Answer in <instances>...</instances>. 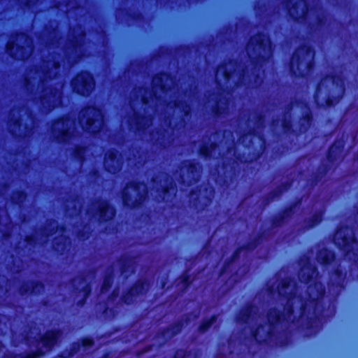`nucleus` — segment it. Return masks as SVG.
I'll return each mask as SVG.
<instances>
[{
  "label": "nucleus",
  "mask_w": 358,
  "mask_h": 358,
  "mask_svg": "<svg viewBox=\"0 0 358 358\" xmlns=\"http://www.w3.org/2000/svg\"><path fill=\"white\" fill-rule=\"evenodd\" d=\"M306 269L305 271L301 268L298 275L299 280L307 285L306 296L290 292L283 310L275 306L269 308L266 313L268 329L264 335H259V330L264 327L262 324L250 331L251 338L257 345L273 342L280 347H287L292 336L289 329L291 325L296 324L298 330L309 333L316 331L317 323L324 310L327 289L321 281L313 282L315 275L318 274L317 267L308 263Z\"/></svg>",
  "instance_id": "obj_1"
},
{
  "label": "nucleus",
  "mask_w": 358,
  "mask_h": 358,
  "mask_svg": "<svg viewBox=\"0 0 358 358\" xmlns=\"http://www.w3.org/2000/svg\"><path fill=\"white\" fill-rule=\"evenodd\" d=\"M259 139L261 141L259 148H253L248 152L247 157H244L243 154L238 153L235 155V158L229 157L222 162L223 172L216 180L217 184L228 187L241 173V169L237 166L238 164L250 165L262 157L266 149V139L263 135H259Z\"/></svg>",
  "instance_id": "obj_2"
},
{
  "label": "nucleus",
  "mask_w": 358,
  "mask_h": 358,
  "mask_svg": "<svg viewBox=\"0 0 358 358\" xmlns=\"http://www.w3.org/2000/svg\"><path fill=\"white\" fill-rule=\"evenodd\" d=\"M247 48H251L255 54L250 58L252 69L259 71L260 69L267 63L271 57L273 44L268 34L264 31H258L250 36L247 43ZM255 83H261L262 77L259 72L254 75Z\"/></svg>",
  "instance_id": "obj_3"
},
{
  "label": "nucleus",
  "mask_w": 358,
  "mask_h": 358,
  "mask_svg": "<svg viewBox=\"0 0 358 358\" xmlns=\"http://www.w3.org/2000/svg\"><path fill=\"white\" fill-rule=\"evenodd\" d=\"M315 55L313 45L301 43L291 56L289 64L290 74L296 78H306L315 69Z\"/></svg>",
  "instance_id": "obj_4"
},
{
  "label": "nucleus",
  "mask_w": 358,
  "mask_h": 358,
  "mask_svg": "<svg viewBox=\"0 0 358 358\" xmlns=\"http://www.w3.org/2000/svg\"><path fill=\"white\" fill-rule=\"evenodd\" d=\"M142 186L145 185L141 180H131L127 182L122 192V203L125 208L137 210L143 207L148 197V191H141Z\"/></svg>",
  "instance_id": "obj_5"
},
{
  "label": "nucleus",
  "mask_w": 358,
  "mask_h": 358,
  "mask_svg": "<svg viewBox=\"0 0 358 358\" xmlns=\"http://www.w3.org/2000/svg\"><path fill=\"white\" fill-rule=\"evenodd\" d=\"M348 227L338 228L333 237L334 245L343 252V255L352 259L354 262L358 261V238L344 231Z\"/></svg>",
  "instance_id": "obj_6"
},
{
  "label": "nucleus",
  "mask_w": 358,
  "mask_h": 358,
  "mask_svg": "<svg viewBox=\"0 0 358 358\" xmlns=\"http://www.w3.org/2000/svg\"><path fill=\"white\" fill-rule=\"evenodd\" d=\"M268 231L266 230H261L250 241L244 243L242 245H239L235 248L229 257L226 259L221 268L218 271V277H222L227 273L230 266L235 262L239 260L241 253L242 251L252 252L263 241L267 239Z\"/></svg>",
  "instance_id": "obj_7"
},
{
  "label": "nucleus",
  "mask_w": 358,
  "mask_h": 358,
  "mask_svg": "<svg viewBox=\"0 0 358 358\" xmlns=\"http://www.w3.org/2000/svg\"><path fill=\"white\" fill-rule=\"evenodd\" d=\"M215 193V187L209 184L196 185L189 192V204L197 212H202L212 203Z\"/></svg>",
  "instance_id": "obj_8"
},
{
  "label": "nucleus",
  "mask_w": 358,
  "mask_h": 358,
  "mask_svg": "<svg viewBox=\"0 0 358 358\" xmlns=\"http://www.w3.org/2000/svg\"><path fill=\"white\" fill-rule=\"evenodd\" d=\"M71 87L76 94L87 98L92 94L95 89V76L91 71L81 69L72 78Z\"/></svg>",
  "instance_id": "obj_9"
},
{
  "label": "nucleus",
  "mask_w": 358,
  "mask_h": 358,
  "mask_svg": "<svg viewBox=\"0 0 358 358\" xmlns=\"http://www.w3.org/2000/svg\"><path fill=\"white\" fill-rule=\"evenodd\" d=\"M297 103H301L302 107L306 109L299 117L298 132L293 129L292 122L289 119L284 117L282 120L281 127L285 134H306L312 126L314 120L313 113L310 105L305 101L299 99Z\"/></svg>",
  "instance_id": "obj_10"
},
{
  "label": "nucleus",
  "mask_w": 358,
  "mask_h": 358,
  "mask_svg": "<svg viewBox=\"0 0 358 358\" xmlns=\"http://www.w3.org/2000/svg\"><path fill=\"white\" fill-rule=\"evenodd\" d=\"M50 128L53 139L58 143L67 144L73 137L71 130V117L68 114H63L52 120Z\"/></svg>",
  "instance_id": "obj_11"
},
{
  "label": "nucleus",
  "mask_w": 358,
  "mask_h": 358,
  "mask_svg": "<svg viewBox=\"0 0 358 358\" xmlns=\"http://www.w3.org/2000/svg\"><path fill=\"white\" fill-rule=\"evenodd\" d=\"M150 282L146 278L137 279L122 292L120 296L121 303L127 306L132 305L138 297L147 294Z\"/></svg>",
  "instance_id": "obj_12"
},
{
  "label": "nucleus",
  "mask_w": 358,
  "mask_h": 358,
  "mask_svg": "<svg viewBox=\"0 0 358 358\" xmlns=\"http://www.w3.org/2000/svg\"><path fill=\"white\" fill-rule=\"evenodd\" d=\"M346 278L347 271L340 264L332 270L327 285L329 292H332L335 297L338 296L345 290Z\"/></svg>",
  "instance_id": "obj_13"
},
{
  "label": "nucleus",
  "mask_w": 358,
  "mask_h": 358,
  "mask_svg": "<svg viewBox=\"0 0 358 358\" xmlns=\"http://www.w3.org/2000/svg\"><path fill=\"white\" fill-rule=\"evenodd\" d=\"M331 78L332 83L334 84L337 83L338 81L341 82L343 84V78L341 76H338L336 74H331ZM320 85H321V83L320 82L315 87V92L314 94V100H315L316 105L318 107H320V108H324V107L333 108L341 101V99L343 97V94H344V91H345V87L343 85L342 92L341 93H339L336 95H332V94L328 95L324 100V103L320 104L318 103V93L320 90Z\"/></svg>",
  "instance_id": "obj_14"
},
{
  "label": "nucleus",
  "mask_w": 358,
  "mask_h": 358,
  "mask_svg": "<svg viewBox=\"0 0 358 358\" xmlns=\"http://www.w3.org/2000/svg\"><path fill=\"white\" fill-rule=\"evenodd\" d=\"M62 335L60 329L52 328L46 330L38 338H35L34 341L37 345L41 344L43 350L50 352L58 344Z\"/></svg>",
  "instance_id": "obj_15"
},
{
  "label": "nucleus",
  "mask_w": 358,
  "mask_h": 358,
  "mask_svg": "<svg viewBox=\"0 0 358 358\" xmlns=\"http://www.w3.org/2000/svg\"><path fill=\"white\" fill-rule=\"evenodd\" d=\"M99 224H110L116 217L117 208L108 199H100L96 209Z\"/></svg>",
  "instance_id": "obj_16"
},
{
  "label": "nucleus",
  "mask_w": 358,
  "mask_h": 358,
  "mask_svg": "<svg viewBox=\"0 0 358 358\" xmlns=\"http://www.w3.org/2000/svg\"><path fill=\"white\" fill-rule=\"evenodd\" d=\"M294 217L290 208L286 206L280 208L276 213L273 214L269 219V227L266 229L268 231L267 238L272 229L282 228L288 224Z\"/></svg>",
  "instance_id": "obj_17"
},
{
  "label": "nucleus",
  "mask_w": 358,
  "mask_h": 358,
  "mask_svg": "<svg viewBox=\"0 0 358 358\" xmlns=\"http://www.w3.org/2000/svg\"><path fill=\"white\" fill-rule=\"evenodd\" d=\"M5 50L8 55L13 59L25 60L29 57L26 46L17 43L15 40H9L6 44Z\"/></svg>",
  "instance_id": "obj_18"
},
{
  "label": "nucleus",
  "mask_w": 358,
  "mask_h": 358,
  "mask_svg": "<svg viewBox=\"0 0 358 358\" xmlns=\"http://www.w3.org/2000/svg\"><path fill=\"white\" fill-rule=\"evenodd\" d=\"M45 289V284L38 280H31L21 285L18 288V292L21 296L34 295L38 296Z\"/></svg>",
  "instance_id": "obj_19"
},
{
  "label": "nucleus",
  "mask_w": 358,
  "mask_h": 358,
  "mask_svg": "<svg viewBox=\"0 0 358 358\" xmlns=\"http://www.w3.org/2000/svg\"><path fill=\"white\" fill-rule=\"evenodd\" d=\"M315 259L323 267H329L336 259V254L332 249L323 247L316 252Z\"/></svg>",
  "instance_id": "obj_20"
},
{
  "label": "nucleus",
  "mask_w": 358,
  "mask_h": 358,
  "mask_svg": "<svg viewBox=\"0 0 358 358\" xmlns=\"http://www.w3.org/2000/svg\"><path fill=\"white\" fill-rule=\"evenodd\" d=\"M183 164L189 178L187 185L196 183L199 180L201 169L199 162L195 159H187L183 162Z\"/></svg>",
  "instance_id": "obj_21"
},
{
  "label": "nucleus",
  "mask_w": 358,
  "mask_h": 358,
  "mask_svg": "<svg viewBox=\"0 0 358 358\" xmlns=\"http://www.w3.org/2000/svg\"><path fill=\"white\" fill-rule=\"evenodd\" d=\"M103 166L106 171L109 173H115L118 170V151L115 148H110L104 156Z\"/></svg>",
  "instance_id": "obj_22"
},
{
  "label": "nucleus",
  "mask_w": 358,
  "mask_h": 358,
  "mask_svg": "<svg viewBox=\"0 0 358 358\" xmlns=\"http://www.w3.org/2000/svg\"><path fill=\"white\" fill-rule=\"evenodd\" d=\"M344 150V143L338 139L329 146L326 152V158L330 164H334L341 157Z\"/></svg>",
  "instance_id": "obj_23"
},
{
  "label": "nucleus",
  "mask_w": 358,
  "mask_h": 358,
  "mask_svg": "<svg viewBox=\"0 0 358 358\" xmlns=\"http://www.w3.org/2000/svg\"><path fill=\"white\" fill-rule=\"evenodd\" d=\"M59 89L55 87H50L48 95L44 94L40 96L42 106L48 111L53 110L55 108V104L51 101L50 98H52L54 101H57L59 97Z\"/></svg>",
  "instance_id": "obj_24"
},
{
  "label": "nucleus",
  "mask_w": 358,
  "mask_h": 358,
  "mask_svg": "<svg viewBox=\"0 0 358 358\" xmlns=\"http://www.w3.org/2000/svg\"><path fill=\"white\" fill-rule=\"evenodd\" d=\"M184 324L183 320H177L169 327L160 329L158 334L162 338H171L181 332Z\"/></svg>",
  "instance_id": "obj_25"
},
{
  "label": "nucleus",
  "mask_w": 358,
  "mask_h": 358,
  "mask_svg": "<svg viewBox=\"0 0 358 358\" xmlns=\"http://www.w3.org/2000/svg\"><path fill=\"white\" fill-rule=\"evenodd\" d=\"M170 77L171 74L169 72L162 71L153 76L152 83L154 87H158L162 92H165L169 89L166 82Z\"/></svg>",
  "instance_id": "obj_26"
},
{
  "label": "nucleus",
  "mask_w": 358,
  "mask_h": 358,
  "mask_svg": "<svg viewBox=\"0 0 358 358\" xmlns=\"http://www.w3.org/2000/svg\"><path fill=\"white\" fill-rule=\"evenodd\" d=\"M324 211L319 210L315 211L310 217L303 220L304 231L313 229L319 225L323 220Z\"/></svg>",
  "instance_id": "obj_27"
},
{
  "label": "nucleus",
  "mask_w": 358,
  "mask_h": 358,
  "mask_svg": "<svg viewBox=\"0 0 358 358\" xmlns=\"http://www.w3.org/2000/svg\"><path fill=\"white\" fill-rule=\"evenodd\" d=\"M189 269L184 270L180 276L176 279V287L181 286V292H184L187 289H188L193 282L194 281V278L192 276L191 274L189 273Z\"/></svg>",
  "instance_id": "obj_28"
},
{
  "label": "nucleus",
  "mask_w": 358,
  "mask_h": 358,
  "mask_svg": "<svg viewBox=\"0 0 358 358\" xmlns=\"http://www.w3.org/2000/svg\"><path fill=\"white\" fill-rule=\"evenodd\" d=\"M255 306L252 303H248L244 309L240 311L236 317L237 322L240 324H248L255 313Z\"/></svg>",
  "instance_id": "obj_29"
},
{
  "label": "nucleus",
  "mask_w": 358,
  "mask_h": 358,
  "mask_svg": "<svg viewBox=\"0 0 358 358\" xmlns=\"http://www.w3.org/2000/svg\"><path fill=\"white\" fill-rule=\"evenodd\" d=\"M176 186L175 182L171 179L166 180V183L162 187L161 192L163 195L162 200L168 201L171 199L176 194Z\"/></svg>",
  "instance_id": "obj_30"
},
{
  "label": "nucleus",
  "mask_w": 358,
  "mask_h": 358,
  "mask_svg": "<svg viewBox=\"0 0 358 358\" xmlns=\"http://www.w3.org/2000/svg\"><path fill=\"white\" fill-rule=\"evenodd\" d=\"M215 142H205L200 145L198 149L199 156L205 159H209L212 157L213 152L217 148Z\"/></svg>",
  "instance_id": "obj_31"
},
{
  "label": "nucleus",
  "mask_w": 358,
  "mask_h": 358,
  "mask_svg": "<svg viewBox=\"0 0 358 358\" xmlns=\"http://www.w3.org/2000/svg\"><path fill=\"white\" fill-rule=\"evenodd\" d=\"M217 319L218 315L215 313L212 314L208 318H203L197 327V331L201 334L206 333L213 324L217 322Z\"/></svg>",
  "instance_id": "obj_32"
},
{
  "label": "nucleus",
  "mask_w": 358,
  "mask_h": 358,
  "mask_svg": "<svg viewBox=\"0 0 358 358\" xmlns=\"http://www.w3.org/2000/svg\"><path fill=\"white\" fill-rule=\"evenodd\" d=\"M81 345L79 341H73L70 344L69 348H65L58 353L59 358H71L80 350Z\"/></svg>",
  "instance_id": "obj_33"
},
{
  "label": "nucleus",
  "mask_w": 358,
  "mask_h": 358,
  "mask_svg": "<svg viewBox=\"0 0 358 358\" xmlns=\"http://www.w3.org/2000/svg\"><path fill=\"white\" fill-rule=\"evenodd\" d=\"M27 197V192L22 189H18L12 192L10 201L13 206H21Z\"/></svg>",
  "instance_id": "obj_34"
},
{
  "label": "nucleus",
  "mask_w": 358,
  "mask_h": 358,
  "mask_svg": "<svg viewBox=\"0 0 358 358\" xmlns=\"http://www.w3.org/2000/svg\"><path fill=\"white\" fill-rule=\"evenodd\" d=\"M87 147L82 144H76L73 149L71 155L72 158L80 163H83L85 161V152Z\"/></svg>",
  "instance_id": "obj_35"
},
{
  "label": "nucleus",
  "mask_w": 358,
  "mask_h": 358,
  "mask_svg": "<svg viewBox=\"0 0 358 358\" xmlns=\"http://www.w3.org/2000/svg\"><path fill=\"white\" fill-rule=\"evenodd\" d=\"M114 282V274L113 270L107 272L103 278V282L101 286V292L106 293L112 287Z\"/></svg>",
  "instance_id": "obj_36"
},
{
  "label": "nucleus",
  "mask_w": 358,
  "mask_h": 358,
  "mask_svg": "<svg viewBox=\"0 0 358 358\" xmlns=\"http://www.w3.org/2000/svg\"><path fill=\"white\" fill-rule=\"evenodd\" d=\"M16 358H39L45 355V351L39 347H37L34 350H31L27 352H16Z\"/></svg>",
  "instance_id": "obj_37"
},
{
  "label": "nucleus",
  "mask_w": 358,
  "mask_h": 358,
  "mask_svg": "<svg viewBox=\"0 0 358 358\" xmlns=\"http://www.w3.org/2000/svg\"><path fill=\"white\" fill-rule=\"evenodd\" d=\"M52 250L57 255H62L66 250V244L55 237L52 243Z\"/></svg>",
  "instance_id": "obj_38"
},
{
  "label": "nucleus",
  "mask_w": 358,
  "mask_h": 358,
  "mask_svg": "<svg viewBox=\"0 0 358 358\" xmlns=\"http://www.w3.org/2000/svg\"><path fill=\"white\" fill-rule=\"evenodd\" d=\"M292 8L296 10V14H293L290 9L288 10L289 15L290 17L294 21V22H299L301 20L304 19L307 14V10H303L301 14H299L298 13V3L297 2H294L292 6Z\"/></svg>",
  "instance_id": "obj_39"
},
{
  "label": "nucleus",
  "mask_w": 358,
  "mask_h": 358,
  "mask_svg": "<svg viewBox=\"0 0 358 358\" xmlns=\"http://www.w3.org/2000/svg\"><path fill=\"white\" fill-rule=\"evenodd\" d=\"M125 10L127 17L133 22H141L144 19V15L141 11L126 9Z\"/></svg>",
  "instance_id": "obj_40"
},
{
  "label": "nucleus",
  "mask_w": 358,
  "mask_h": 358,
  "mask_svg": "<svg viewBox=\"0 0 358 358\" xmlns=\"http://www.w3.org/2000/svg\"><path fill=\"white\" fill-rule=\"evenodd\" d=\"M66 230L64 224H57L56 226L50 227L48 229L45 228L43 231V236L46 238H49L52 234H55L58 231H64Z\"/></svg>",
  "instance_id": "obj_41"
},
{
  "label": "nucleus",
  "mask_w": 358,
  "mask_h": 358,
  "mask_svg": "<svg viewBox=\"0 0 358 358\" xmlns=\"http://www.w3.org/2000/svg\"><path fill=\"white\" fill-rule=\"evenodd\" d=\"M131 259L130 257L125 256L124 257H121L119 259V262L120 264V271L122 274L124 273H127L129 271L130 264L129 261Z\"/></svg>",
  "instance_id": "obj_42"
},
{
  "label": "nucleus",
  "mask_w": 358,
  "mask_h": 358,
  "mask_svg": "<svg viewBox=\"0 0 358 358\" xmlns=\"http://www.w3.org/2000/svg\"><path fill=\"white\" fill-rule=\"evenodd\" d=\"M180 104L183 106V110H182L183 116L185 117H190L191 114H192L191 113V106L185 101L176 100L174 101V106L176 108L179 107V106Z\"/></svg>",
  "instance_id": "obj_43"
},
{
  "label": "nucleus",
  "mask_w": 358,
  "mask_h": 358,
  "mask_svg": "<svg viewBox=\"0 0 358 358\" xmlns=\"http://www.w3.org/2000/svg\"><path fill=\"white\" fill-rule=\"evenodd\" d=\"M80 345L85 350H88L94 345V339L90 336H83L80 338Z\"/></svg>",
  "instance_id": "obj_44"
},
{
  "label": "nucleus",
  "mask_w": 358,
  "mask_h": 358,
  "mask_svg": "<svg viewBox=\"0 0 358 358\" xmlns=\"http://www.w3.org/2000/svg\"><path fill=\"white\" fill-rule=\"evenodd\" d=\"M280 196V194L276 191L275 189L270 191L264 197V205L267 206L271 202L274 201L275 199H278Z\"/></svg>",
  "instance_id": "obj_45"
},
{
  "label": "nucleus",
  "mask_w": 358,
  "mask_h": 358,
  "mask_svg": "<svg viewBox=\"0 0 358 358\" xmlns=\"http://www.w3.org/2000/svg\"><path fill=\"white\" fill-rule=\"evenodd\" d=\"M191 356V351L186 349L178 348L175 350L171 358H188Z\"/></svg>",
  "instance_id": "obj_46"
},
{
  "label": "nucleus",
  "mask_w": 358,
  "mask_h": 358,
  "mask_svg": "<svg viewBox=\"0 0 358 358\" xmlns=\"http://www.w3.org/2000/svg\"><path fill=\"white\" fill-rule=\"evenodd\" d=\"M96 121V119L93 117H88L86 119V126L88 132L95 134L98 131L97 127H94Z\"/></svg>",
  "instance_id": "obj_47"
},
{
  "label": "nucleus",
  "mask_w": 358,
  "mask_h": 358,
  "mask_svg": "<svg viewBox=\"0 0 358 358\" xmlns=\"http://www.w3.org/2000/svg\"><path fill=\"white\" fill-rule=\"evenodd\" d=\"M291 285V278L289 277L283 278L277 286L278 294L281 296L280 289H287Z\"/></svg>",
  "instance_id": "obj_48"
},
{
  "label": "nucleus",
  "mask_w": 358,
  "mask_h": 358,
  "mask_svg": "<svg viewBox=\"0 0 358 358\" xmlns=\"http://www.w3.org/2000/svg\"><path fill=\"white\" fill-rule=\"evenodd\" d=\"M24 241L25 243L30 246V247H34L37 245L38 243V238L34 234H27L25 236Z\"/></svg>",
  "instance_id": "obj_49"
},
{
  "label": "nucleus",
  "mask_w": 358,
  "mask_h": 358,
  "mask_svg": "<svg viewBox=\"0 0 358 358\" xmlns=\"http://www.w3.org/2000/svg\"><path fill=\"white\" fill-rule=\"evenodd\" d=\"M76 236L80 241H85L90 237L91 231L85 230L84 229H79L76 233Z\"/></svg>",
  "instance_id": "obj_50"
},
{
  "label": "nucleus",
  "mask_w": 358,
  "mask_h": 358,
  "mask_svg": "<svg viewBox=\"0 0 358 358\" xmlns=\"http://www.w3.org/2000/svg\"><path fill=\"white\" fill-rule=\"evenodd\" d=\"M224 107L219 104L218 102H216L215 104L212 108V112L215 117H220L224 113Z\"/></svg>",
  "instance_id": "obj_51"
},
{
  "label": "nucleus",
  "mask_w": 358,
  "mask_h": 358,
  "mask_svg": "<svg viewBox=\"0 0 358 358\" xmlns=\"http://www.w3.org/2000/svg\"><path fill=\"white\" fill-rule=\"evenodd\" d=\"M80 292H83V296L89 298L92 292V287L90 282H87L80 289Z\"/></svg>",
  "instance_id": "obj_52"
},
{
  "label": "nucleus",
  "mask_w": 358,
  "mask_h": 358,
  "mask_svg": "<svg viewBox=\"0 0 358 358\" xmlns=\"http://www.w3.org/2000/svg\"><path fill=\"white\" fill-rule=\"evenodd\" d=\"M81 35L85 36V34L84 32H82ZM80 36V34L73 35V39L71 41V46L74 50H77L81 46V43L79 40Z\"/></svg>",
  "instance_id": "obj_53"
},
{
  "label": "nucleus",
  "mask_w": 358,
  "mask_h": 358,
  "mask_svg": "<svg viewBox=\"0 0 358 358\" xmlns=\"http://www.w3.org/2000/svg\"><path fill=\"white\" fill-rule=\"evenodd\" d=\"M302 203V197H299L296 199V200L292 203H290L288 206H286L287 208H291V212L294 215L295 208L300 206Z\"/></svg>",
  "instance_id": "obj_54"
},
{
  "label": "nucleus",
  "mask_w": 358,
  "mask_h": 358,
  "mask_svg": "<svg viewBox=\"0 0 358 358\" xmlns=\"http://www.w3.org/2000/svg\"><path fill=\"white\" fill-rule=\"evenodd\" d=\"M323 178V177L318 173L316 172L310 180V185L311 187H315L317 185Z\"/></svg>",
  "instance_id": "obj_55"
},
{
  "label": "nucleus",
  "mask_w": 358,
  "mask_h": 358,
  "mask_svg": "<svg viewBox=\"0 0 358 358\" xmlns=\"http://www.w3.org/2000/svg\"><path fill=\"white\" fill-rule=\"evenodd\" d=\"M223 72L222 76L226 80H229V79L231 78L234 71L231 69H229L227 67V66L224 64L223 65Z\"/></svg>",
  "instance_id": "obj_56"
},
{
  "label": "nucleus",
  "mask_w": 358,
  "mask_h": 358,
  "mask_svg": "<svg viewBox=\"0 0 358 358\" xmlns=\"http://www.w3.org/2000/svg\"><path fill=\"white\" fill-rule=\"evenodd\" d=\"M330 169V166L329 164H324L320 166L317 172H318L323 178L327 175Z\"/></svg>",
  "instance_id": "obj_57"
},
{
  "label": "nucleus",
  "mask_w": 358,
  "mask_h": 358,
  "mask_svg": "<svg viewBox=\"0 0 358 358\" xmlns=\"http://www.w3.org/2000/svg\"><path fill=\"white\" fill-rule=\"evenodd\" d=\"M145 118V116L143 115H141V114H137L135 116L136 125L137 129H141V127H143V124H142L141 120H144Z\"/></svg>",
  "instance_id": "obj_58"
},
{
  "label": "nucleus",
  "mask_w": 358,
  "mask_h": 358,
  "mask_svg": "<svg viewBox=\"0 0 358 358\" xmlns=\"http://www.w3.org/2000/svg\"><path fill=\"white\" fill-rule=\"evenodd\" d=\"M316 22L319 27H324L326 25V18L323 15H317Z\"/></svg>",
  "instance_id": "obj_59"
},
{
  "label": "nucleus",
  "mask_w": 358,
  "mask_h": 358,
  "mask_svg": "<svg viewBox=\"0 0 358 358\" xmlns=\"http://www.w3.org/2000/svg\"><path fill=\"white\" fill-rule=\"evenodd\" d=\"M15 35V37L16 39L20 38H24L25 40H27V38H29V35L24 32V31H16L14 34Z\"/></svg>",
  "instance_id": "obj_60"
},
{
  "label": "nucleus",
  "mask_w": 358,
  "mask_h": 358,
  "mask_svg": "<svg viewBox=\"0 0 358 358\" xmlns=\"http://www.w3.org/2000/svg\"><path fill=\"white\" fill-rule=\"evenodd\" d=\"M280 185L281 187H282L284 189V190L285 192H287L290 189V187L292 186V181L286 180V181L281 182Z\"/></svg>",
  "instance_id": "obj_61"
},
{
  "label": "nucleus",
  "mask_w": 358,
  "mask_h": 358,
  "mask_svg": "<svg viewBox=\"0 0 358 358\" xmlns=\"http://www.w3.org/2000/svg\"><path fill=\"white\" fill-rule=\"evenodd\" d=\"M87 299V297L82 296V297L78 300L76 305L78 307H83L86 304Z\"/></svg>",
  "instance_id": "obj_62"
},
{
  "label": "nucleus",
  "mask_w": 358,
  "mask_h": 358,
  "mask_svg": "<svg viewBox=\"0 0 358 358\" xmlns=\"http://www.w3.org/2000/svg\"><path fill=\"white\" fill-rule=\"evenodd\" d=\"M117 296H118V290L117 288H115L112 291V292L109 295V299L113 300V299H116L117 297Z\"/></svg>",
  "instance_id": "obj_63"
},
{
  "label": "nucleus",
  "mask_w": 358,
  "mask_h": 358,
  "mask_svg": "<svg viewBox=\"0 0 358 358\" xmlns=\"http://www.w3.org/2000/svg\"><path fill=\"white\" fill-rule=\"evenodd\" d=\"M266 292L270 294H273L275 292V289L273 285H268L266 287Z\"/></svg>",
  "instance_id": "obj_64"
}]
</instances>
